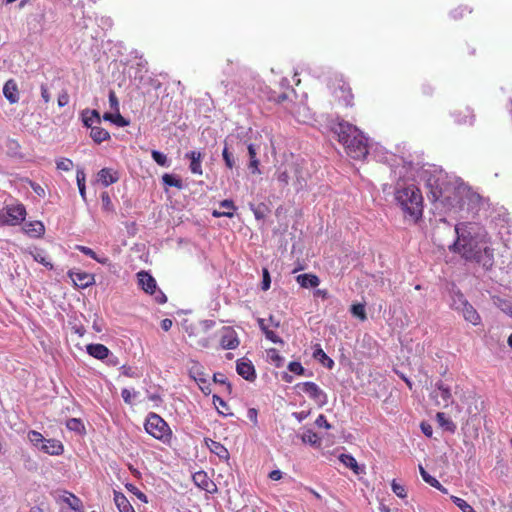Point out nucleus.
<instances>
[{"instance_id": "f257e3e1", "label": "nucleus", "mask_w": 512, "mask_h": 512, "mask_svg": "<svg viewBox=\"0 0 512 512\" xmlns=\"http://www.w3.org/2000/svg\"><path fill=\"white\" fill-rule=\"evenodd\" d=\"M459 234V227H455ZM491 241L485 231H478L474 235H458L457 241L453 244L455 251L459 252L466 260H473L490 269L494 264V250L490 247Z\"/></svg>"}, {"instance_id": "f03ea898", "label": "nucleus", "mask_w": 512, "mask_h": 512, "mask_svg": "<svg viewBox=\"0 0 512 512\" xmlns=\"http://www.w3.org/2000/svg\"><path fill=\"white\" fill-rule=\"evenodd\" d=\"M338 141L346 153L355 160H362L368 154V140L355 125L342 121L335 127Z\"/></svg>"}, {"instance_id": "7ed1b4c3", "label": "nucleus", "mask_w": 512, "mask_h": 512, "mask_svg": "<svg viewBox=\"0 0 512 512\" xmlns=\"http://www.w3.org/2000/svg\"><path fill=\"white\" fill-rule=\"evenodd\" d=\"M395 198L402 210L416 223L423 214V197L420 189L415 185L396 190Z\"/></svg>"}, {"instance_id": "20e7f679", "label": "nucleus", "mask_w": 512, "mask_h": 512, "mask_svg": "<svg viewBox=\"0 0 512 512\" xmlns=\"http://www.w3.org/2000/svg\"><path fill=\"white\" fill-rule=\"evenodd\" d=\"M327 86L334 101L345 107L354 105V94L342 74L335 73L328 78Z\"/></svg>"}, {"instance_id": "39448f33", "label": "nucleus", "mask_w": 512, "mask_h": 512, "mask_svg": "<svg viewBox=\"0 0 512 512\" xmlns=\"http://www.w3.org/2000/svg\"><path fill=\"white\" fill-rule=\"evenodd\" d=\"M28 441L31 445L48 455L59 456L64 452V446L57 439H46L40 432L30 430L27 434Z\"/></svg>"}, {"instance_id": "423d86ee", "label": "nucleus", "mask_w": 512, "mask_h": 512, "mask_svg": "<svg viewBox=\"0 0 512 512\" xmlns=\"http://www.w3.org/2000/svg\"><path fill=\"white\" fill-rule=\"evenodd\" d=\"M145 430L155 439L167 442L171 437L168 424L159 415L150 413L145 421Z\"/></svg>"}, {"instance_id": "0eeeda50", "label": "nucleus", "mask_w": 512, "mask_h": 512, "mask_svg": "<svg viewBox=\"0 0 512 512\" xmlns=\"http://www.w3.org/2000/svg\"><path fill=\"white\" fill-rule=\"evenodd\" d=\"M138 285L147 294L153 296L155 302L158 304H164L167 302V297L157 287L155 278L147 271L141 270L136 274Z\"/></svg>"}, {"instance_id": "6e6552de", "label": "nucleus", "mask_w": 512, "mask_h": 512, "mask_svg": "<svg viewBox=\"0 0 512 512\" xmlns=\"http://www.w3.org/2000/svg\"><path fill=\"white\" fill-rule=\"evenodd\" d=\"M296 388L306 393L309 398L312 399L320 407L325 406L328 402V396L326 392L314 382L307 381L298 383Z\"/></svg>"}, {"instance_id": "1a4fd4ad", "label": "nucleus", "mask_w": 512, "mask_h": 512, "mask_svg": "<svg viewBox=\"0 0 512 512\" xmlns=\"http://www.w3.org/2000/svg\"><path fill=\"white\" fill-rule=\"evenodd\" d=\"M7 225L16 226L22 223L26 217V208L23 204H12L5 207Z\"/></svg>"}, {"instance_id": "9d476101", "label": "nucleus", "mask_w": 512, "mask_h": 512, "mask_svg": "<svg viewBox=\"0 0 512 512\" xmlns=\"http://www.w3.org/2000/svg\"><path fill=\"white\" fill-rule=\"evenodd\" d=\"M240 344L237 332L231 327H224L220 331V346L226 350H234Z\"/></svg>"}, {"instance_id": "9b49d317", "label": "nucleus", "mask_w": 512, "mask_h": 512, "mask_svg": "<svg viewBox=\"0 0 512 512\" xmlns=\"http://www.w3.org/2000/svg\"><path fill=\"white\" fill-rule=\"evenodd\" d=\"M68 276L71 278L74 285L80 289L87 288L95 283L94 275L85 271L70 270Z\"/></svg>"}, {"instance_id": "f8f14e48", "label": "nucleus", "mask_w": 512, "mask_h": 512, "mask_svg": "<svg viewBox=\"0 0 512 512\" xmlns=\"http://www.w3.org/2000/svg\"><path fill=\"white\" fill-rule=\"evenodd\" d=\"M237 373L247 381L253 382L256 379V371L253 363L247 358H240L236 362Z\"/></svg>"}, {"instance_id": "ddd939ff", "label": "nucleus", "mask_w": 512, "mask_h": 512, "mask_svg": "<svg viewBox=\"0 0 512 512\" xmlns=\"http://www.w3.org/2000/svg\"><path fill=\"white\" fill-rule=\"evenodd\" d=\"M436 389L433 391L432 396L436 399L437 404L443 403L444 406L452 401V394L450 388L445 386L441 381L436 383Z\"/></svg>"}, {"instance_id": "4468645a", "label": "nucleus", "mask_w": 512, "mask_h": 512, "mask_svg": "<svg viewBox=\"0 0 512 512\" xmlns=\"http://www.w3.org/2000/svg\"><path fill=\"white\" fill-rule=\"evenodd\" d=\"M3 95L10 104H16L19 101V89L14 79H9L3 86Z\"/></svg>"}, {"instance_id": "2eb2a0df", "label": "nucleus", "mask_w": 512, "mask_h": 512, "mask_svg": "<svg viewBox=\"0 0 512 512\" xmlns=\"http://www.w3.org/2000/svg\"><path fill=\"white\" fill-rule=\"evenodd\" d=\"M193 481L199 488L207 492H212L216 489L215 484L210 480L207 473L204 471L196 472L193 475Z\"/></svg>"}, {"instance_id": "dca6fc26", "label": "nucleus", "mask_w": 512, "mask_h": 512, "mask_svg": "<svg viewBox=\"0 0 512 512\" xmlns=\"http://www.w3.org/2000/svg\"><path fill=\"white\" fill-rule=\"evenodd\" d=\"M205 443L210 452L217 455L221 460L227 461L229 459V452L227 448L220 442L212 439H205Z\"/></svg>"}, {"instance_id": "f3484780", "label": "nucleus", "mask_w": 512, "mask_h": 512, "mask_svg": "<svg viewBox=\"0 0 512 512\" xmlns=\"http://www.w3.org/2000/svg\"><path fill=\"white\" fill-rule=\"evenodd\" d=\"M81 118H82L83 125L87 128H92V127L96 126V124L101 123V116H100L99 112L95 109L83 110L81 113Z\"/></svg>"}, {"instance_id": "a211bd4d", "label": "nucleus", "mask_w": 512, "mask_h": 512, "mask_svg": "<svg viewBox=\"0 0 512 512\" xmlns=\"http://www.w3.org/2000/svg\"><path fill=\"white\" fill-rule=\"evenodd\" d=\"M186 158L190 159L189 169H190L191 173L196 174V175H202V173H203L202 165H201V161L203 158L202 153L197 152V151H190V152L186 153Z\"/></svg>"}, {"instance_id": "6ab92c4d", "label": "nucleus", "mask_w": 512, "mask_h": 512, "mask_svg": "<svg viewBox=\"0 0 512 512\" xmlns=\"http://www.w3.org/2000/svg\"><path fill=\"white\" fill-rule=\"evenodd\" d=\"M86 351L90 356L98 360H104L110 355L109 349L103 344H88Z\"/></svg>"}, {"instance_id": "aec40b11", "label": "nucleus", "mask_w": 512, "mask_h": 512, "mask_svg": "<svg viewBox=\"0 0 512 512\" xmlns=\"http://www.w3.org/2000/svg\"><path fill=\"white\" fill-rule=\"evenodd\" d=\"M220 208L221 210H214L212 212V215L214 217H233L234 211L236 210V206L234 205V202L232 200H223L220 202Z\"/></svg>"}, {"instance_id": "412c9836", "label": "nucleus", "mask_w": 512, "mask_h": 512, "mask_svg": "<svg viewBox=\"0 0 512 512\" xmlns=\"http://www.w3.org/2000/svg\"><path fill=\"white\" fill-rule=\"evenodd\" d=\"M24 231L30 237L40 238L45 233V226L41 221H31L25 224Z\"/></svg>"}, {"instance_id": "4be33fe9", "label": "nucleus", "mask_w": 512, "mask_h": 512, "mask_svg": "<svg viewBox=\"0 0 512 512\" xmlns=\"http://www.w3.org/2000/svg\"><path fill=\"white\" fill-rule=\"evenodd\" d=\"M99 181L107 187L119 180L118 173L110 168H103L98 172Z\"/></svg>"}, {"instance_id": "5701e85b", "label": "nucleus", "mask_w": 512, "mask_h": 512, "mask_svg": "<svg viewBox=\"0 0 512 512\" xmlns=\"http://www.w3.org/2000/svg\"><path fill=\"white\" fill-rule=\"evenodd\" d=\"M90 130V137L97 144H100L110 139L109 132L106 129L102 128L100 124H96V126L90 128Z\"/></svg>"}, {"instance_id": "b1692460", "label": "nucleus", "mask_w": 512, "mask_h": 512, "mask_svg": "<svg viewBox=\"0 0 512 512\" xmlns=\"http://www.w3.org/2000/svg\"><path fill=\"white\" fill-rule=\"evenodd\" d=\"M298 284L303 288L317 287L319 285V278L314 274H300L296 277Z\"/></svg>"}, {"instance_id": "393cba45", "label": "nucleus", "mask_w": 512, "mask_h": 512, "mask_svg": "<svg viewBox=\"0 0 512 512\" xmlns=\"http://www.w3.org/2000/svg\"><path fill=\"white\" fill-rule=\"evenodd\" d=\"M114 502L120 512H132V505L121 492L114 491Z\"/></svg>"}, {"instance_id": "a878e982", "label": "nucleus", "mask_w": 512, "mask_h": 512, "mask_svg": "<svg viewBox=\"0 0 512 512\" xmlns=\"http://www.w3.org/2000/svg\"><path fill=\"white\" fill-rule=\"evenodd\" d=\"M436 419H437V422L438 424L443 428L445 429L446 431H449L451 433H454L455 430H456V425L454 424V422L448 418L446 416L445 413L443 412H438L436 414Z\"/></svg>"}, {"instance_id": "bb28decb", "label": "nucleus", "mask_w": 512, "mask_h": 512, "mask_svg": "<svg viewBox=\"0 0 512 512\" xmlns=\"http://www.w3.org/2000/svg\"><path fill=\"white\" fill-rule=\"evenodd\" d=\"M117 113L115 114H112V113H104L102 118L105 120V121H110L114 124H116L117 126L119 127H125L127 125H129V121L124 118L120 113L119 111H116Z\"/></svg>"}, {"instance_id": "cd10ccee", "label": "nucleus", "mask_w": 512, "mask_h": 512, "mask_svg": "<svg viewBox=\"0 0 512 512\" xmlns=\"http://www.w3.org/2000/svg\"><path fill=\"white\" fill-rule=\"evenodd\" d=\"M313 357L321 362L327 368H332L334 362L331 358H329L326 353L322 350V348L318 345L313 351Z\"/></svg>"}, {"instance_id": "c85d7f7f", "label": "nucleus", "mask_w": 512, "mask_h": 512, "mask_svg": "<svg viewBox=\"0 0 512 512\" xmlns=\"http://www.w3.org/2000/svg\"><path fill=\"white\" fill-rule=\"evenodd\" d=\"M339 460L341 463H343L346 467L350 468L354 471V473L359 474L360 468L358 466V463L356 459L350 455V454H341L339 456Z\"/></svg>"}, {"instance_id": "c756f323", "label": "nucleus", "mask_w": 512, "mask_h": 512, "mask_svg": "<svg viewBox=\"0 0 512 512\" xmlns=\"http://www.w3.org/2000/svg\"><path fill=\"white\" fill-rule=\"evenodd\" d=\"M29 253L36 262L42 264L43 266H45L49 269H53V264L51 262L47 261L43 250L34 248V250L29 251Z\"/></svg>"}, {"instance_id": "7c9ffc66", "label": "nucleus", "mask_w": 512, "mask_h": 512, "mask_svg": "<svg viewBox=\"0 0 512 512\" xmlns=\"http://www.w3.org/2000/svg\"><path fill=\"white\" fill-rule=\"evenodd\" d=\"M64 501L68 504V506L72 510H74L76 512H83L82 501L75 495L68 493L67 496L64 497Z\"/></svg>"}, {"instance_id": "2f4dec72", "label": "nucleus", "mask_w": 512, "mask_h": 512, "mask_svg": "<svg viewBox=\"0 0 512 512\" xmlns=\"http://www.w3.org/2000/svg\"><path fill=\"white\" fill-rule=\"evenodd\" d=\"M262 332L264 333L265 337L275 344H283L282 339L269 328V326L265 325V322H259Z\"/></svg>"}, {"instance_id": "473e14b6", "label": "nucleus", "mask_w": 512, "mask_h": 512, "mask_svg": "<svg viewBox=\"0 0 512 512\" xmlns=\"http://www.w3.org/2000/svg\"><path fill=\"white\" fill-rule=\"evenodd\" d=\"M472 9L469 8L467 5H460L453 9L450 13L451 18L454 20H461L463 19L467 14H471Z\"/></svg>"}, {"instance_id": "72a5a7b5", "label": "nucleus", "mask_w": 512, "mask_h": 512, "mask_svg": "<svg viewBox=\"0 0 512 512\" xmlns=\"http://www.w3.org/2000/svg\"><path fill=\"white\" fill-rule=\"evenodd\" d=\"M450 499L462 512H476V510L464 499L454 495H452Z\"/></svg>"}, {"instance_id": "f704fd0d", "label": "nucleus", "mask_w": 512, "mask_h": 512, "mask_svg": "<svg viewBox=\"0 0 512 512\" xmlns=\"http://www.w3.org/2000/svg\"><path fill=\"white\" fill-rule=\"evenodd\" d=\"M162 182L169 187H176L178 189H182L183 187L181 179L176 178L175 176L168 173H165L162 176Z\"/></svg>"}, {"instance_id": "c9c22d12", "label": "nucleus", "mask_w": 512, "mask_h": 512, "mask_svg": "<svg viewBox=\"0 0 512 512\" xmlns=\"http://www.w3.org/2000/svg\"><path fill=\"white\" fill-rule=\"evenodd\" d=\"M86 175L83 170H77L76 180L79 189V193L83 200H86V186H85Z\"/></svg>"}, {"instance_id": "e433bc0d", "label": "nucleus", "mask_w": 512, "mask_h": 512, "mask_svg": "<svg viewBox=\"0 0 512 512\" xmlns=\"http://www.w3.org/2000/svg\"><path fill=\"white\" fill-rule=\"evenodd\" d=\"M66 427L70 431H74L77 433H82L85 430V427L80 419L70 418L66 422Z\"/></svg>"}, {"instance_id": "4c0bfd02", "label": "nucleus", "mask_w": 512, "mask_h": 512, "mask_svg": "<svg viewBox=\"0 0 512 512\" xmlns=\"http://www.w3.org/2000/svg\"><path fill=\"white\" fill-rule=\"evenodd\" d=\"M267 357L276 367H281L283 365L284 358L279 354V352L276 349H268Z\"/></svg>"}, {"instance_id": "58836bf2", "label": "nucleus", "mask_w": 512, "mask_h": 512, "mask_svg": "<svg viewBox=\"0 0 512 512\" xmlns=\"http://www.w3.org/2000/svg\"><path fill=\"white\" fill-rule=\"evenodd\" d=\"M248 154H249V157H250V164H249V166L252 169L253 173L259 172V169H258L259 161L256 158V150H255L253 144H249L248 145Z\"/></svg>"}, {"instance_id": "ea45409f", "label": "nucleus", "mask_w": 512, "mask_h": 512, "mask_svg": "<svg viewBox=\"0 0 512 512\" xmlns=\"http://www.w3.org/2000/svg\"><path fill=\"white\" fill-rule=\"evenodd\" d=\"M101 201H102V208L105 212H108V213L115 212L114 205L112 203L111 197L108 192H103L101 194Z\"/></svg>"}, {"instance_id": "a19ab883", "label": "nucleus", "mask_w": 512, "mask_h": 512, "mask_svg": "<svg viewBox=\"0 0 512 512\" xmlns=\"http://www.w3.org/2000/svg\"><path fill=\"white\" fill-rule=\"evenodd\" d=\"M419 472L422 476V479L432 487L440 486V482L433 476H431L422 465H419Z\"/></svg>"}, {"instance_id": "79ce46f5", "label": "nucleus", "mask_w": 512, "mask_h": 512, "mask_svg": "<svg viewBox=\"0 0 512 512\" xmlns=\"http://www.w3.org/2000/svg\"><path fill=\"white\" fill-rule=\"evenodd\" d=\"M296 118L298 121H302L303 123H306L311 119L309 109L306 105L303 104L297 106Z\"/></svg>"}, {"instance_id": "37998d69", "label": "nucleus", "mask_w": 512, "mask_h": 512, "mask_svg": "<svg viewBox=\"0 0 512 512\" xmlns=\"http://www.w3.org/2000/svg\"><path fill=\"white\" fill-rule=\"evenodd\" d=\"M351 312L354 317H357L360 320L366 319L365 304H363V303L353 304L351 306Z\"/></svg>"}, {"instance_id": "c03bdc74", "label": "nucleus", "mask_w": 512, "mask_h": 512, "mask_svg": "<svg viewBox=\"0 0 512 512\" xmlns=\"http://www.w3.org/2000/svg\"><path fill=\"white\" fill-rule=\"evenodd\" d=\"M151 156L153 158V160L160 166L162 167H167L169 166V163H168V158L167 156L160 152V151H157V150H152L151 152Z\"/></svg>"}, {"instance_id": "a18cd8bd", "label": "nucleus", "mask_w": 512, "mask_h": 512, "mask_svg": "<svg viewBox=\"0 0 512 512\" xmlns=\"http://www.w3.org/2000/svg\"><path fill=\"white\" fill-rule=\"evenodd\" d=\"M139 393L135 390H130L128 388H124L122 389L121 391V396L124 400V402L126 404H129V405H133L134 403V398L138 395Z\"/></svg>"}, {"instance_id": "49530a36", "label": "nucleus", "mask_w": 512, "mask_h": 512, "mask_svg": "<svg viewBox=\"0 0 512 512\" xmlns=\"http://www.w3.org/2000/svg\"><path fill=\"white\" fill-rule=\"evenodd\" d=\"M125 487L128 491L132 492L140 501L144 503L148 502L147 496L142 491H140L135 485L127 483Z\"/></svg>"}, {"instance_id": "de8ad7c7", "label": "nucleus", "mask_w": 512, "mask_h": 512, "mask_svg": "<svg viewBox=\"0 0 512 512\" xmlns=\"http://www.w3.org/2000/svg\"><path fill=\"white\" fill-rule=\"evenodd\" d=\"M56 166L59 170L69 171L73 167V162L68 158H60L56 161Z\"/></svg>"}, {"instance_id": "09e8293b", "label": "nucleus", "mask_w": 512, "mask_h": 512, "mask_svg": "<svg viewBox=\"0 0 512 512\" xmlns=\"http://www.w3.org/2000/svg\"><path fill=\"white\" fill-rule=\"evenodd\" d=\"M222 156H223V160L225 162V165L229 169H232L235 166V160H234L232 154L229 152L227 146L224 147V149L222 151Z\"/></svg>"}, {"instance_id": "8fccbe9b", "label": "nucleus", "mask_w": 512, "mask_h": 512, "mask_svg": "<svg viewBox=\"0 0 512 512\" xmlns=\"http://www.w3.org/2000/svg\"><path fill=\"white\" fill-rule=\"evenodd\" d=\"M392 491L399 497L405 498L407 496L406 489L403 485L397 483L395 480L391 483Z\"/></svg>"}, {"instance_id": "3c124183", "label": "nucleus", "mask_w": 512, "mask_h": 512, "mask_svg": "<svg viewBox=\"0 0 512 512\" xmlns=\"http://www.w3.org/2000/svg\"><path fill=\"white\" fill-rule=\"evenodd\" d=\"M288 370L297 375H304L305 369L300 362L293 361L288 364Z\"/></svg>"}, {"instance_id": "603ef678", "label": "nucleus", "mask_w": 512, "mask_h": 512, "mask_svg": "<svg viewBox=\"0 0 512 512\" xmlns=\"http://www.w3.org/2000/svg\"><path fill=\"white\" fill-rule=\"evenodd\" d=\"M477 313L474 310V308L468 304L464 303V309H463V317L465 320H473L476 317Z\"/></svg>"}, {"instance_id": "864d4df0", "label": "nucleus", "mask_w": 512, "mask_h": 512, "mask_svg": "<svg viewBox=\"0 0 512 512\" xmlns=\"http://www.w3.org/2000/svg\"><path fill=\"white\" fill-rule=\"evenodd\" d=\"M77 250H79L80 252H82L83 254H85L86 256H89L90 258L100 262V263H103L101 260H99L97 258V255L96 253L89 247H86V246H82V245H78L76 247Z\"/></svg>"}, {"instance_id": "5fc2aeb1", "label": "nucleus", "mask_w": 512, "mask_h": 512, "mask_svg": "<svg viewBox=\"0 0 512 512\" xmlns=\"http://www.w3.org/2000/svg\"><path fill=\"white\" fill-rule=\"evenodd\" d=\"M262 275H263L262 290L267 291L271 285L270 273L267 268H263Z\"/></svg>"}, {"instance_id": "6e6d98bb", "label": "nucleus", "mask_w": 512, "mask_h": 512, "mask_svg": "<svg viewBox=\"0 0 512 512\" xmlns=\"http://www.w3.org/2000/svg\"><path fill=\"white\" fill-rule=\"evenodd\" d=\"M213 380H214L215 383L226 385L227 389L231 390V385L228 382V379H227V377L224 374H222V373H215L214 376H213Z\"/></svg>"}, {"instance_id": "4d7b16f0", "label": "nucleus", "mask_w": 512, "mask_h": 512, "mask_svg": "<svg viewBox=\"0 0 512 512\" xmlns=\"http://www.w3.org/2000/svg\"><path fill=\"white\" fill-rule=\"evenodd\" d=\"M109 104L112 110L119 111L118 98L113 90L109 92Z\"/></svg>"}, {"instance_id": "13d9d810", "label": "nucleus", "mask_w": 512, "mask_h": 512, "mask_svg": "<svg viewBox=\"0 0 512 512\" xmlns=\"http://www.w3.org/2000/svg\"><path fill=\"white\" fill-rule=\"evenodd\" d=\"M315 424L318 426V427H323L325 429H330L331 428V425L328 423L326 417L324 415H319L315 421Z\"/></svg>"}, {"instance_id": "bf43d9fd", "label": "nucleus", "mask_w": 512, "mask_h": 512, "mask_svg": "<svg viewBox=\"0 0 512 512\" xmlns=\"http://www.w3.org/2000/svg\"><path fill=\"white\" fill-rule=\"evenodd\" d=\"M69 103V95L66 92H63L58 96V105L59 107H64Z\"/></svg>"}, {"instance_id": "052dcab7", "label": "nucleus", "mask_w": 512, "mask_h": 512, "mask_svg": "<svg viewBox=\"0 0 512 512\" xmlns=\"http://www.w3.org/2000/svg\"><path fill=\"white\" fill-rule=\"evenodd\" d=\"M257 415H258V412L255 408H249L248 411H247V417L249 418V420H251L255 425H257L258 423V420H257Z\"/></svg>"}, {"instance_id": "680f3d73", "label": "nucleus", "mask_w": 512, "mask_h": 512, "mask_svg": "<svg viewBox=\"0 0 512 512\" xmlns=\"http://www.w3.org/2000/svg\"><path fill=\"white\" fill-rule=\"evenodd\" d=\"M421 430L423 432V434L427 437H431L432 434H433V429H432V426L428 423H421Z\"/></svg>"}, {"instance_id": "e2e57ef3", "label": "nucleus", "mask_w": 512, "mask_h": 512, "mask_svg": "<svg viewBox=\"0 0 512 512\" xmlns=\"http://www.w3.org/2000/svg\"><path fill=\"white\" fill-rule=\"evenodd\" d=\"M30 184H31V188L33 189V191H34L37 195H39V196H41V197H44V196H45V191H44V189H43L39 184L34 183V182H31Z\"/></svg>"}, {"instance_id": "0e129e2a", "label": "nucleus", "mask_w": 512, "mask_h": 512, "mask_svg": "<svg viewBox=\"0 0 512 512\" xmlns=\"http://www.w3.org/2000/svg\"><path fill=\"white\" fill-rule=\"evenodd\" d=\"M41 97L44 100L45 103H48L50 101V93L47 89V87L43 84L41 85Z\"/></svg>"}, {"instance_id": "69168bd1", "label": "nucleus", "mask_w": 512, "mask_h": 512, "mask_svg": "<svg viewBox=\"0 0 512 512\" xmlns=\"http://www.w3.org/2000/svg\"><path fill=\"white\" fill-rule=\"evenodd\" d=\"M283 473L280 470H273L269 473V478L273 481H278L282 478Z\"/></svg>"}, {"instance_id": "338daca9", "label": "nucleus", "mask_w": 512, "mask_h": 512, "mask_svg": "<svg viewBox=\"0 0 512 512\" xmlns=\"http://www.w3.org/2000/svg\"><path fill=\"white\" fill-rule=\"evenodd\" d=\"M277 179H278L279 182L287 185L288 181H289L288 173L286 171L279 172V174L277 176Z\"/></svg>"}, {"instance_id": "774afa93", "label": "nucleus", "mask_w": 512, "mask_h": 512, "mask_svg": "<svg viewBox=\"0 0 512 512\" xmlns=\"http://www.w3.org/2000/svg\"><path fill=\"white\" fill-rule=\"evenodd\" d=\"M72 330L74 331V333L78 334L79 336H83L85 333V329L82 325H74L72 327Z\"/></svg>"}]
</instances>
